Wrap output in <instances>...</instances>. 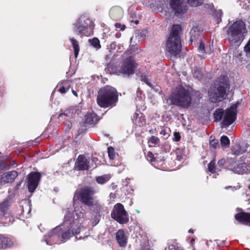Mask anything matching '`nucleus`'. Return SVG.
<instances>
[{"label": "nucleus", "mask_w": 250, "mask_h": 250, "mask_svg": "<svg viewBox=\"0 0 250 250\" xmlns=\"http://www.w3.org/2000/svg\"><path fill=\"white\" fill-rule=\"evenodd\" d=\"M118 101V93L115 87L106 85L98 90L96 102L100 107L111 108L116 105Z\"/></svg>", "instance_id": "nucleus-1"}, {"label": "nucleus", "mask_w": 250, "mask_h": 250, "mask_svg": "<svg viewBox=\"0 0 250 250\" xmlns=\"http://www.w3.org/2000/svg\"><path fill=\"white\" fill-rule=\"evenodd\" d=\"M182 30V26L180 24H174L172 26L166 46V50L171 56H176L181 51L182 45L180 34Z\"/></svg>", "instance_id": "nucleus-2"}, {"label": "nucleus", "mask_w": 250, "mask_h": 250, "mask_svg": "<svg viewBox=\"0 0 250 250\" xmlns=\"http://www.w3.org/2000/svg\"><path fill=\"white\" fill-rule=\"evenodd\" d=\"M218 83L217 86H211L208 91L209 100L213 103L223 101L226 96L227 90L229 88V79L227 76H220Z\"/></svg>", "instance_id": "nucleus-3"}, {"label": "nucleus", "mask_w": 250, "mask_h": 250, "mask_svg": "<svg viewBox=\"0 0 250 250\" xmlns=\"http://www.w3.org/2000/svg\"><path fill=\"white\" fill-rule=\"evenodd\" d=\"M171 103L184 108H188L191 104V96L188 89L179 86L169 97Z\"/></svg>", "instance_id": "nucleus-4"}, {"label": "nucleus", "mask_w": 250, "mask_h": 250, "mask_svg": "<svg viewBox=\"0 0 250 250\" xmlns=\"http://www.w3.org/2000/svg\"><path fill=\"white\" fill-rule=\"evenodd\" d=\"M247 32L245 22L241 20L236 21L228 29V39L232 44L240 43L244 39V34Z\"/></svg>", "instance_id": "nucleus-5"}, {"label": "nucleus", "mask_w": 250, "mask_h": 250, "mask_svg": "<svg viewBox=\"0 0 250 250\" xmlns=\"http://www.w3.org/2000/svg\"><path fill=\"white\" fill-rule=\"evenodd\" d=\"M94 24L93 22L87 17L82 16L74 24L73 30L81 36H90L93 29Z\"/></svg>", "instance_id": "nucleus-6"}, {"label": "nucleus", "mask_w": 250, "mask_h": 250, "mask_svg": "<svg viewBox=\"0 0 250 250\" xmlns=\"http://www.w3.org/2000/svg\"><path fill=\"white\" fill-rule=\"evenodd\" d=\"M95 193V191L92 187L86 186L75 193L73 200L79 201L88 207H92L94 202L93 196Z\"/></svg>", "instance_id": "nucleus-7"}, {"label": "nucleus", "mask_w": 250, "mask_h": 250, "mask_svg": "<svg viewBox=\"0 0 250 250\" xmlns=\"http://www.w3.org/2000/svg\"><path fill=\"white\" fill-rule=\"evenodd\" d=\"M111 217L120 224H126L129 220V215L124 206L119 203L114 206L111 212Z\"/></svg>", "instance_id": "nucleus-8"}, {"label": "nucleus", "mask_w": 250, "mask_h": 250, "mask_svg": "<svg viewBox=\"0 0 250 250\" xmlns=\"http://www.w3.org/2000/svg\"><path fill=\"white\" fill-rule=\"evenodd\" d=\"M136 68L137 64L133 59L130 56L123 60L121 65L117 70L116 73L129 76L135 73Z\"/></svg>", "instance_id": "nucleus-9"}, {"label": "nucleus", "mask_w": 250, "mask_h": 250, "mask_svg": "<svg viewBox=\"0 0 250 250\" xmlns=\"http://www.w3.org/2000/svg\"><path fill=\"white\" fill-rule=\"evenodd\" d=\"M41 174L39 172L32 171L30 172L27 177V183L28 191L33 193L38 188L41 179Z\"/></svg>", "instance_id": "nucleus-10"}, {"label": "nucleus", "mask_w": 250, "mask_h": 250, "mask_svg": "<svg viewBox=\"0 0 250 250\" xmlns=\"http://www.w3.org/2000/svg\"><path fill=\"white\" fill-rule=\"evenodd\" d=\"M237 105H233L225 110L222 125L227 127L231 125L236 119Z\"/></svg>", "instance_id": "nucleus-11"}, {"label": "nucleus", "mask_w": 250, "mask_h": 250, "mask_svg": "<svg viewBox=\"0 0 250 250\" xmlns=\"http://www.w3.org/2000/svg\"><path fill=\"white\" fill-rule=\"evenodd\" d=\"M170 4L177 16L185 13L187 10V5L181 0H171Z\"/></svg>", "instance_id": "nucleus-12"}, {"label": "nucleus", "mask_w": 250, "mask_h": 250, "mask_svg": "<svg viewBox=\"0 0 250 250\" xmlns=\"http://www.w3.org/2000/svg\"><path fill=\"white\" fill-rule=\"evenodd\" d=\"M89 162L84 155H79L75 162L74 169L78 171L86 170L89 168Z\"/></svg>", "instance_id": "nucleus-13"}, {"label": "nucleus", "mask_w": 250, "mask_h": 250, "mask_svg": "<svg viewBox=\"0 0 250 250\" xmlns=\"http://www.w3.org/2000/svg\"><path fill=\"white\" fill-rule=\"evenodd\" d=\"M13 238L7 235L0 234V250H6L12 248L15 245Z\"/></svg>", "instance_id": "nucleus-14"}, {"label": "nucleus", "mask_w": 250, "mask_h": 250, "mask_svg": "<svg viewBox=\"0 0 250 250\" xmlns=\"http://www.w3.org/2000/svg\"><path fill=\"white\" fill-rule=\"evenodd\" d=\"M81 230L80 226L76 225L71 226L68 229L64 231L62 234V241H64L70 239L73 236L80 233Z\"/></svg>", "instance_id": "nucleus-15"}, {"label": "nucleus", "mask_w": 250, "mask_h": 250, "mask_svg": "<svg viewBox=\"0 0 250 250\" xmlns=\"http://www.w3.org/2000/svg\"><path fill=\"white\" fill-rule=\"evenodd\" d=\"M234 218L239 223L250 226V212L241 211L236 213Z\"/></svg>", "instance_id": "nucleus-16"}, {"label": "nucleus", "mask_w": 250, "mask_h": 250, "mask_svg": "<svg viewBox=\"0 0 250 250\" xmlns=\"http://www.w3.org/2000/svg\"><path fill=\"white\" fill-rule=\"evenodd\" d=\"M10 203L8 200H5L0 203V222H2L8 217Z\"/></svg>", "instance_id": "nucleus-17"}, {"label": "nucleus", "mask_w": 250, "mask_h": 250, "mask_svg": "<svg viewBox=\"0 0 250 250\" xmlns=\"http://www.w3.org/2000/svg\"><path fill=\"white\" fill-rule=\"evenodd\" d=\"M18 176V173L16 170H12L4 173L1 176V182L6 183H12Z\"/></svg>", "instance_id": "nucleus-18"}, {"label": "nucleus", "mask_w": 250, "mask_h": 250, "mask_svg": "<svg viewBox=\"0 0 250 250\" xmlns=\"http://www.w3.org/2000/svg\"><path fill=\"white\" fill-rule=\"evenodd\" d=\"M84 123L90 125H95L100 120L99 116L94 111L88 112L84 117Z\"/></svg>", "instance_id": "nucleus-19"}, {"label": "nucleus", "mask_w": 250, "mask_h": 250, "mask_svg": "<svg viewBox=\"0 0 250 250\" xmlns=\"http://www.w3.org/2000/svg\"><path fill=\"white\" fill-rule=\"evenodd\" d=\"M14 165V160H12L10 156H7L5 160H0V173L5 170L9 169Z\"/></svg>", "instance_id": "nucleus-20"}, {"label": "nucleus", "mask_w": 250, "mask_h": 250, "mask_svg": "<svg viewBox=\"0 0 250 250\" xmlns=\"http://www.w3.org/2000/svg\"><path fill=\"white\" fill-rule=\"evenodd\" d=\"M109 16L113 20H119L123 16V10L118 7H112L109 11Z\"/></svg>", "instance_id": "nucleus-21"}, {"label": "nucleus", "mask_w": 250, "mask_h": 250, "mask_svg": "<svg viewBox=\"0 0 250 250\" xmlns=\"http://www.w3.org/2000/svg\"><path fill=\"white\" fill-rule=\"evenodd\" d=\"M116 240L120 247H124L127 244V239L125 231L122 229L118 230L116 235Z\"/></svg>", "instance_id": "nucleus-22"}, {"label": "nucleus", "mask_w": 250, "mask_h": 250, "mask_svg": "<svg viewBox=\"0 0 250 250\" xmlns=\"http://www.w3.org/2000/svg\"><path fill=\"white\" fill-rule=\"evenodd\" d=\"M156 156H154V155L151 151H149L147 152L146 155V159L147 160L151 163H159L163 162L164 164L166 165V162L168 161L166 159H164V157L162 158H160L157 157V154L156 153Z\"/></svg>", "instance_id": "nucleus-23"}, {"label": "nucleus", "mask_w": 250, "mask_h": 250, "mask_svg": "<svg viewBox=\"0 0 250 250\" xmlns=\"http://www.w3.org/2000/svg\"><path fill=\"white\" fill-rule=\"evenodd\" d=\"M202 31L198 26H193L190 31V41L193 42L199 39L201 36Z\"/></svg>", "instance_id": "nucleus-24"}, {"label": "nucleus", "mask_w": 250, "mask_h": 250, "mask_svg": "<svg viewBox=\"0 0 250 250\" xmlns=\"http://www.w3.org/2000/svg\"><path fill=\"white\" fill-rule=\"evenodd\" d=\"M58 86L59 87L58 91L61 94H65L69 90L71 85L69 81H64L61 84H59Z\"/></svg>", "instance_id": "nucleus-25"}, {"label": "nucleus", "mask_w": 250, "mask_h": 250, "mask_svg": "<svg viewBox=\"0 0 250 250\" xmlns=\"http://www.w3.org/2000/svg\"><path fill=\"white\" fill-rule=\"evenodd\" d=\"M70 40L71 42L72 46L74 48V53L75 57L77 58L80 51V46L79 43L78 41L74 38H70Z\"/></svg>", "instance_id": "nucleus-26"}, {"label": "nucleus", "mask_w": 250, "mask_h": 250, "mask_svg": "<svg viewBox=\"0 0 250 250\" xmlns=\"http://www.w3.org/2000/svg\"><path fill=\"white\" fill-rule=\"evenodd\" d=\"M110 179L109 175L104 174L100 176L96 177V181L97 183L101 185H103L107 182Z\"/></svg>", "instance_id": "nucleus-27"}, {"label": "nucleus", "mask_w": 250, "mask_h": 250, "mask_svg": "<svg viewBox=\"0 0 250 250\" xmlns=\"http://www.w3.org/2000/svg\"><path fill=\"white\" fill-rule=\"evenodd\" d=\"M224 112V111L223 109H217L213 113L214 121L216 122L220 121L222 118Z\"/></svg>", "instance_id": "nucleus-28"}, {"label": "nucleus", "mask_w": 250, "mask_h": 250, "mask_svg": "<svg viewBox=\"0 0 250 250\" xmlns=\"http://www.w3.org/2000/svg\"><path fill=\"white\" fill-rule=\"evenodd\" d=\"M89 42L90 45L97 50L99 49L101 47L100 40L97 38H94L92 39L89 40Z\"/></svg>", "instance_id": "nucleus-29"}, {"label": "nucleus", "mask_w": 250, "mask_h": 250, "mask_svg": "<svg viewBox=\"0 0 250 250\" xmlns=\"http://www.w3.org/2000/svg\"><path fill=\"white\" fill-rule=\"evenodd\" d=\"M208 169L209 172L212 174H214L217 172L216 167L215 166V161L214 160H212L208 165Z\"/></svg>", "instance_id": "nucleus-30"}, {"label": "nucleus", "mask_w": 250, "mask_h": 250, "mask_svg": "<svg viewBox=\"0 0 250 250\" xmlns=\"http://www.w3.org/2000/svg\"><path fill=\"white\" fill-rule=\"evenodd\" d=\"M220 142L223 147H228L229 146V140L227 136H222L220 139Z\"/></svg>", "instance_id": "nucleus-31"}, {"label": "nucleus", "mask_w": 250, "mask_h": 250, "mask_svg": "<svg viewBox=\"0 0 250 250\" xmlns=\"http://www.w3.org/2000/svg\"><path fill=\"white\" fill-rule=\"evenodd\" d=\"M169 131L170 129L169 128H165L164 127H162L161 131L160 132V134L162 135L164 137V139H167L169 136Z\"/></svg>", "instance_id": "nucleus-32"}, {"label": "nucleus", "mask_w": 250, "mask_h": 250, "mask_svg": "<svg viewBox=\"0 0 250 250\" xmlns=\"http://www.w3.org/2000/svg\"><path fill=\"white\" fill-rule=\"evenodd\" d=\"M188 3L191 6L196 7L202 5L204 0H187Z\"/></svg>", "instance_id": "nucleus-33"}, {"label": "nucleus", "mask_w": 250, "mask_h": 250, "mask_svg": "<svg viewBox=\"0 0 250 250\" xmlns=\"http://www.w3.org/2000/svg\"><path fill=\"white\" fill-rule=\"evenodd\" d=\"M223 12L221 10H217L214 14V18L216 19L217 23H219L221 21V18L223 16Z\"/></svg>", "instance_id": "nucleus-34"}, {"label": "nucleus", "mask_w": 250, "mask_h": 250, "mask_svg": "<svg viewBox=\"0 0 250 250\" xmlns=\"http://www.w3.org/2000/svg\"><path fill=\"white\" fill-rule=\"evenodd\" d=\"M108 157L110 160L114 159L115 157V151L114 148L112 146H109L107 148Z\"/></svg>", "instance_id": "nucleus-35"}, {"label": "nucleus", "mask_w": 250, "mask_h": 250, "mask_svg": "<svg viewBox=\"0 0 250 250\" xmlns=\"http://www.w3.org/2000/svg\"><path fill=\"white\" fill-rule=\"evenodd\" d=\"M159 142V139L155 136H151L148 141V143L152 144L153 146L158 144Z\"/></svg>", "instance_id": "nucleus-36"}, {"label": "nucleus", "mask_w": 250, "mask_h": 250, "mask_svg": "<svg viewBox=\"0 0 250 250\" xmlns=\"http://www.w3.org/2000/svg\"><path fill=\"white\" fill-rule=\"evenodd\" d=\"M175 152L176 155V160L179 161H182L183 159L184 155L181 149L178 148L175 150Z\"/></svg>", "instance_id": "nucleus-37"}, {"label": "nucleus", "mask_w": 250, "mask_h": 250, "mask_svg": "<svg viewBox=\"0 0 250 250\" xmlns=\"http://www.w3.org/2000/svg\"><path fill=\"white\" fill-rule=\"evenodd\" d=\"M193 76L195 78L200 80L203 78V74L200 69H197L193 72Z\"/></svg>", "instance_id": "nucleus-38"}, {"label": "nucleus", "mask_w": 250, "mask_h": 250, "mask_svg": "<svg viewBox=\"0 0 250 250\" xmlns=\"http://www.w3.org/2000/svg\"><path fill=\"white\" fill-rule=\"evenodd\" d=\"M209 145L214 149L219 147V143L217 140L215 139L210 140Z\"/></svg>", "instance_id": "nucleus-39"}, {"label": "nucleus", "mask_w": 250, "mask_h": 250, "mask_svg": "<svg viewBox=\"0 0 250 250\" xmlns=\"http://www.w3.org/2000/svg\"><path fill=\"white\" fill-rule=\"evenodd\" d=\"M181 137L180 134L178 132H175L174 133V137L173 138V141L174 142H179L181 140Z\"/></svg>", "instance_id": "nucleus-40"}, {"label": "nucleus", "mask_w": 250, "mask_h": 250, "mask_svg": "<svg viewBox=\"0 0 250 250\" xmlns=\"http://www.w3.org/2000/svg\"><path fill=\"white\" fill-rule=\"evenodd\" d=\"M198 50L202 53H204L205 52V44L203 42H201L198 48Z\"/></svg>", "instance_id": "nucleus-41"}, {"label": "nucleus", "mask_w": 250, "mask_h": 250, "mask_svg": "<svg viewBox=\"0 0 250 250\" xmlns=\"http://www.w3.org/2000/svg\"><path fill=\"white\" fill-rule=\"evenodd\" d=\"M115 26L117 28H120L121 30L123 31L125 29L126 26L125 24H122L120 23L117 22L115 24Z\"/></svg>", "instance_id": "nucleus-42"}, {"label": "nucleus", "mask_w": 250, "mask_h": 250, "mask_svg": "<svg viewBox=\"0 0 250 250\" xmlns=\"http://www.w3.org/2000/svg\"><path fill=\"white\" fill-rule=\"evenodd\" d=\"M226 161L224 159H222L218 161V164L220 166H224L225 164Z\"/></svg>", "instance_id": "nucleus-43"}, {"label": "nucleus", "mask_w": 250, "mask_h": 250, "mask_svg": "<svg viewBox=\"0 0 250 250\" xmlns=\"http://www.w3.org/2000/svg\"><path fill=\"white\" fill-rule=\"evenodd\" d=\"M22 183V181H20V182L18 183L16 185V186L15 187L14 190H18L20 189L21 185Z\"/></svg>", "instance_id": "nucleus-44"}, {"label": "nucleus", "mask_w": 250, "mask_h": 250, "mask_svg": "<svg viewBox=\"0 0 250 250\" xmlns=\"http://www.w3.org/2000/svg\"><path fill=\"white\" fill-rule=\"evenodd\" d=\"M67 116V114H65V113H61V114H59V116H58V119H61V118L62 117V116Z\"/></svg>", "instance_id": "nucleus-45"}, {"label": "nucleus", "mask_w": 250, "mask_h": 250, "mask_svg": "<svg viewBox=\"0 0 250 250\" xmlns=\"http://www.w3.org/2000/svg\"><path fill=\"white\" fill-rule=\"evenodd\" d=\"M247 166H247V164L245 163H244L242 164V167L247 168Z\"/></svg>", "instance_id": "nucleus-46"}, {"label": "nucleus", "mask_w": 250, "mask_h": 250, "mask_svg": "<svg viewBox=\"0 0 250 250\" xmlns=\"http://www.w3.org/2000/svg\"><path fill=\"white\" fill-rule=\"evenodd\" d=\"M194 230L192 229H190L188 230V232L190 233H194Z\"/></svg>", "instance_id": "nucleus-47"}, {"label": "nucleus", "mask_w": 250, "mask_h": 250, "mask_svg": "<svg viewBox=\"0 0 250 250\" xmlns=\"http://www.w3.org/2000/svg\"><path fill=\"white\" fill-rule=\"evenodd\" d=\"M72 93H73V94L74 95H75L76 96H77V92H76L75 91H74V90H72Z\"/></svg>", "instance_id": "nucleus-48"}, {"label": "nucleus", "mask_w": 250, "mask_h": 250, "mask_svg": "<svg viewBox=\"0 0 250 250\" xmlns=\"http://www.w3.org/2000/svg\"><path fill=\"white\" fill-rule=\"evenodd\" d=\"M195 241V239L194 238H192L190 240V243L192 244Z\"/></svg>", "instance_id": "nucleus-49"}, {"label": "nucleus", "mask_w": 250, "mask_h": 250, "mask_svg": "<svg viewBox=\"0 0 250 250\" xmlns=\"http://www.w3.org/2000/svg\"><path fill=\"white\" fill-rule=\"evenodd\" d=\"M135 23L136 24H138V23H139V21H135Z\"/></svg>", "instance_id": "nucleus-50"}, {"label": "nucleus", "mask_w": 250, "mask_h": 250, "mask_svg": "<svg viewBox=\"0 0 250 250\" xmlns=\"http://www.w3.org/2000/svg\"><path fill=\"white\" fill-rule=\"evenodd\" d=\"M248 188L249 190H250V184L248 186Z\"/></svg>", "instance_id": "nucleus-51"}, {"label": "nucleus", "mask_w": 250, "mask_h": 250, "mask_svg": "<svg viewBox=\"0 0 250 250\" xmlns=\"http://www.w3.org/2000/svg\"><path fill=\"white\" fill-rule=\"evenodd\" d=\"M197 93L198 94V95L200 96V93H199V92H197Z\"/></svg>", "instance_id": "nucleus-52"}, {"label": "nucleus", "mask_w": 250, "mask_h": 250, "mask_svg": "<svg viewBox=\"0 0 250 250\" xmlns=\"http://www.w3.org/2000/svg\"><path fill=\"white\" fill-rule=\"evenodd\" d=\"M1 154V152H0V154Z\"/></svg>", "instance_id": "nucleus-53"}]
</instances>
